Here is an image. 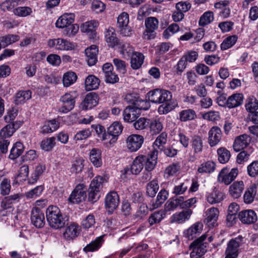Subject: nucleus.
Listing matches in <instances>:
<instances>
[{
  "label": "nucleus",
  "instance_id": "obj_1",
  "mask_svg": "<svg viewBox=\"0 0 258 258\" xmlns=\"http://www.w3.org/2000/svg\"><path fill=\"white\" fill-rule=\"evenodd\" d=\"M47 221L52 228L58 229L63 227L67 221L62 215L60 209L56 206H50L46 211Z\"/></svg>",
  "mask_w": 258,
  "mask_h": 258
},
{
  "label": "nucleus",
  "instance_id": "obj_2",
  "mask_svg": "<svg viewBox=\"0 0 258 258\" xmlns=\"http://www.w3.org/2000/svg\"><path fill=\"white\" fill-rule=\"evenodd\" d=\"M171 93L166 90L160 89L158 104H162L158 109L160 114H165L173 110L177 104L172 99Z\"/></svg>",
  "mask_w": 258,
  "mask_h": 258
},
{
  "label": "nucleus",
  "instance_id": "obj_3",
  "mask_svg": "<svg viewBox=\"0 0 258 258\" xmlns=\"http://www.w3.org/2000/svg\"><path fill=\"white\" fill-rule=\"evenodd\" d=\"M20 124L17 122H11L4 127L0 131V150L3 153L8 151L10 142L6 138L11 137Z\"/></svg>",
  "mask_w": 258,
  "mask_h": 258
},
{
  "label": "nucleus",
  "instance_id": "obj_4",
  "mask_svg": "<svg viewBox=\"0 0 258 258\" xmlns=\"http://www.w3.org/2000/svg\"><path fill=\"white\" fill-rule=\"evenodd\" d=\"M206 238V235H203L190 244L189 248L192 249L190 258H200L206 252L207 243L204 242Z\"/></svg>",
  "mask_w": 258,
  "mask_h": 258
},
{
  "label": "nucleus",
  "instance_id": "obj_5",
  "mask_svg": "<svg viewBox=\"0 0 258 258\" xmlns=\"http://www.w3.org/2000/svg\"><path fill=\"white\" fill-rule=\"evenodd\" d=\"M122 125L118 121L114 122L108 128L106 137L108 142H105L106 147L110 148L113 146L116 142L118 136L122 132Z\"/></svg>",
  "mask_w": 258,
  "mask_h": 258
},
{
  "label": "nucleus",
  "instance_id": "obj_6",
  "mask_svg": "<svg viewBox=\"0 0 258 258\" xmlns=\"http://www.w3.org/2000/svg\"><path fill=\"white\" fill-rule=\"evenodd\" d=\"M145 24L146 30L143 33V38L147 40L154 39L156 35L155 30L158 27V19L153 17H148L145 19Z\"/></svg>",
  "mask_w": 258,
  "mask_h": 258
},
{
  "label": "nucleus",
  "instance_id": "obj_7",
  "mask_svg": "<svg viewBox=\"0 0 258 258\" xmlns=\"http://www.w3.org/2000/svg\"><path fill=\"white\" fill-rule=\"evenodd\" d=\"M238 174V169L232 168L231 170L227 167L223 168L219 172L218 176V181L219 182L229 185L233 181Z\"/></svg>",
  "mask_w": 258,
  "mask_h": 258
},
{
  "label": "nucleus",
  "instance_id": "obj_8",
  "mask_svg": "<svg viewBox=\"0 0 258 258\" xmlns=\"http://www.w3.org/2000/svg\"><path fill=\"white\" fill-rule=\"evenodd\" d=\"M75 92L66 93L60 99L62 105L59 108V111L62 113H67L72 110L75 107Z\"/></svg>",
  "mask_w": 258,
  "mask_h": 258
},
{
  "label": "nucleus",
  "instance_id": "obj_9",
  "mask_svg": "<svg viewBox=\"0 0 258 258\" xmlns=\"http://www.w3.org/2000/svg\"><path fill=\"white\" fill-rule=\"evenodd\" d=\"M242 237H238L232 239L227 243V246L225 253V258H237L238 255V248L240 243L242 241Z\"/></svg>",
  "mask_w": 258,
  "mask_h": 258
},
{
  "label": "nucleus",
  "instance_id": "obj_10",
  "mask_svg": "<svg viewBox=\"0 0 258 258\" xmlns=\"http://www.w3.org/2000/svg\"><path fill=\"white\" fill-rule=\"evenodd\" d=\"M87 188L84 184H79L72 192L69 200L73 203H79L86 198Z\"/></svg>",
  "mask_w": 258,
  "mask_h": 258
},
{
  "label": "nucleus",
  "instance_id": "obj_11",
  "mask_svg": "<svg viewBox=\"0 0 258 258\" xmlns=\"http://www.w3.org/2000/svg\"><path fill=\"white\" fill-rule=\"evenodd\" d=\"M129 22L128 15L125 12L122 13L117 18V25L121 34L128 36L131 34V29L128 26Z\"/></svg>",
  "mask_w": 258,
  "mask_h": 258
},
{
  "label": "nucleus",
  "instance_id": "obj_12",
  "mask_svg": "<svg viewBox=\"0 0 258 258\" xmlns=\"http://www.w3.org/2000/svg\"><path fill=\"white\" fill-rule=\"evenodd\" d=\"M144 142V138L142 136L133 134L129 136L126 139V145L131 152H135L138 150Z\"/></svg>",
  "mask_w": 258,
  "mask_h": 258
},
{
  "label": "nucleus",
  "instance_id": "obj_13",
  "mask_svg": "<svg viewBox=\"0 0 258 258\" xmlns=\"http://www.w3.org/2000/svg\"><path fill=\"white\" fill-rule=\"evenodd\" d=\"M48 45L59 50H69L74 48L72 43L62 38L50 39L48 41Z\"/></svg>",
  "mask_w": 258,
  "mask_h": 258
},
{
  "label": "nucleus",
  "instance_id": "obj_14",
  "mask_svg": "<svg viewBox=\"0 0 258 258\" xmlns=\"http://www.w3.org/2000/svg\"><path fill=\"white\" fill-rule=\"evenodd\" d=\"M222 138V132L220 127L213 126L208 132V143L211 147L216 146Z\"/></svg>",
  "mask_w": 258,
  "mask_h": 258
},
{
  "label": "nucleus",
  "instance_id": "obj_15",
  "mask_svg": "<svg viewBox=\"0 0 258 258\" xmlns=\"http://www.w3.org/2000/svg\"><path fill=\"white\" fill-rule=\"evenodd\" d=\"M31 220L36 228H42L45 224L44 214L39 208H34L31 211Z\"/></svg>",
  "mask_w": 258,
  "mask_h": 258
},
{
  "label": "nucleus",
  "instance_id": "obj_16",
  "mask_svg": "<svg viewBox=\"0 0 258 258\" xmlns=\"http://www.w3.org/2000/svg\"><path fill=\"white\" fill-rule=\"evenodd\" d=\"M119 197L116 191H111L106 197L105 206L109 212H112L118 206Z\"/></svg>",
  "mask_w": 258,
  "mask_h": 258
},
{
  "label": "nucleus",
  "instance_id": "obj_17",
  "mask_svg": "<svg viewBox=\"0 0 258 258\" xmlns=\"http://www.w3.org/2000/svg\"><path fill=\"white\" fill-rule=\"evenodd\" d=\"M139 108L138 106H128L123 111V119L125 122H132L135 121L139 114Z\"/></svg>",
  "mask_w": 258,
  "mask_h": 258
},
{
  "label": "nucleus",
  "instance_id": "obj_18",
  "mask_svg": "<svg viewBox=\"0 0 258 258\" xmlns=\"http://www.w3.org/2000/svg\"><path fill=\"white\" fill-rule=\"evenodd\" d=\"M238 217L242 223L247 224L254 223L257 219L256 213L252 210H245L240 212Z\"/></svg>",
  "mask_w": 258,
  "mask_h": 258
},
{
  "label": "nucleus",
  "instance_id": "obj_19",
  "mask_svg": "<svg viewBox=\"0 0 258 258\" xmlns=\"http://www.w3.org/2000/svg\"><path fill=\"white\" fill-rule=\"evenodd\" d=\"M98 102V96L95 93H89L86 95L81 104L82 109L87 110L95 106Z\"/></svg>",
  "mask_w": 258,
  "mask_h": 258
},
{
  "label": "nucleus",
  "instance_id": "obj_20",
  "mask_svg": "<svg viewBox=\"0 0 258 258\" xmlns=\"http://www.w3.org/2000/svg\"><path fill=\"white\" fill-rule=\"evenodd\" d=\"M250 138L247 135H240L235 139L233 145V149L236 152H239L246 148L250 143Z\"/></svg>",
  "mask_w": 258,
  "mask_h": 258
},
{
  "label": "nucleus",
  "instance_id": "obj_21",
  "mask_svg": "<svg viewBox=\"0 0 258 258\" xmlns=\"http://www.w3.org/2000/svg\"><path fill=\"white\" fill-rule=\"evenodd\" d=\"M192 213V211L190 209L176 213L171 216V222L178 224L183 223L190 218Z\"/></svg>",
  "mask_w": 258,
  "mask_h": 258
},
{
  "label": "nucleus",
  "instance_id": "obj_22",
  "mask_svg": "<svg viewBox=\"0 0 258 258\" xmlns=\"http://www.w3.org/2000/svg\"><path fill=\"white\" fill-rule=\"evenodd\" d=\"M158 151L154 150L148 156H144V165L145 169L148 171L153 170L157 163Z\"/></svg>",
  "mask_w": 258,
  "mask_h": 258
},
{
  "label": "nucleus",
  "instance_id": "obj_23",
  "mask_svg": "<svg viewBox=\"0 0 258 258\" xmlns=\"http://www.w3.org/2000/svg\"><path fill=\"white\" fill-rule=\"evenodd\" d=\"M75 15L73 13L64 14L59 17L55 23L56 27L64 28L74 23Z\"/></svg>",
  "mask_w": 258,
  "mask_h": 258
},
{
  "label": "nucleus",
  "instance_id": "obj_24",
  "mask_svg": "<svg viewBox=\"0 0 258 258\" xmlns=\"http://www.w3.org/2000/svg\"><path fill=\"white\" fill-rule=\"evenodd\" d=\"M243 96L241 93H235L229 96L226 101V105L229 108L240 106L243 103Z\"/></svg>",
  "mask_w": 258,
  "mask_h": 258
},
{
  "label": "nucleus",
  "instance_id": "obj_25",
  "mask_svg": "<svg viewBox=\"0 0 258 258\" xmlns=\"http://www.w3.org/2000/svg\"><path fill=\"white\" fill-rule=\"evenodd\" d=\"M203 228V225L202 223L197 222L186 230L184 232L185 235L188 239L192 240L201 233Z\"/></svg>",
  "mask_w": 258,
  "mask_h": 258
},
{
  "label": "nucleus",
  "instance_id": "obj_26",
  "mask_svg": "<svg viewBox=\"0 0 258 258\" xmlns=\"http://www.w3.org/2000/svg\"><path fill=\"white\" fill-rule=\"evenodd\" d=\"M98 48L95 45H92L90 47L86 49L85 54L89 66H93L97 62V54L98 53Z\"/></svg>",
  "mask_w": 258,
  "mask_h": 258
},
{
  "label": "nucleus",
  "instance_id": "obj_27",
  "mask_svg": "<svg viewBox=\"0 0 258 258\" xmlns=\"http://www.w3.org/2000/svg\"><path fill=\"white\" fill-rule=\"evenodd\" d=\"M218 215L219 211L217 208H210L207 212V217L205 219L204 222L209 227H213L217 221Z\"/></svg>",
  "mask_w": 258,
  "mask_h": 258
},
{
  "label": "nucleus",
  "instance_id": "obj_28",
  "mask_svg": "<svg viewBox=\"0 0 258 258\" xmlns=\"http://www.w3.org/2000/svg\"><path fill=\"white\" fill-rule=\"evenodd\" d=\"M105 38L108 45L113 47L117 45L118 39L116 37L115 30L112 27H109L105 32Z\"/></svg>",
  "mask_w": 258,
  "mask_h": 258
},
{
  "label": "nucleus",
  "instance_id": "obj_29",
  "mask_svg": "<svg viewBox=\"0 0 258 258\" xmlns=\"http://www.w3.org/2000/svg\"><path fill=\"white\" fill-rule=\"evenodd\" d=\"M244 183L242 181H235L229 187V194L233 198L240 197L244 189Z\"/></svg>",
  "mask_w": 258,
  "mask_h": 258
},
{
  "label": "nucleus",
  "instance_id": "obj_30",
  "mask_svg": "<svg viewBox=\"0 0 258 258\" xmlns=\"http://www.w3.org/2000/svg\"><path fill=\"white\" fill-rule=\"evenodd\" d=\"M59 123L55 119L46 121L41 126L40 132L43 134L51 133L58 129Z\"/></svg>",
  "mask_w": 258,
  "mask_h": 258
},
{
  "label": "nucleus",
  "instance_id": "obj_31",
  "mask_svg": "<svg viewBox=\"0 0 258 258\" xmlns=\"http://www.w3.org/2000/svg\"><path fill=\"white\" fill-rule=\"evenodd\" d=\"M80 233L79 226L73 223L67 227L63 236L67 240H71L78 236Z\"/></svg>",
  "mask_w": 258,
  "mask_h": 258
},
{
  "label": "nucleus",
  "instance_id": "obj_32",
  "mask_svg": "<svg viewBox=\"0 0 258 258\" xmlns=\"http://www.w3.org/2000/svg\"><path fill=\"white\" fill-rule=\"evenodd\" d=\"M144 156H137L131 165L130 171L133 174L137 175L142 170L144 167Z\"/></svg>",
  "mask_w": 258,
  "mask_h": 258
},
{
  "label": "nucleus",
  "instance_id": "obj_33",
  "mask_svg": "<svg viewBox=\"0 0 258 258\" xmlns=\"http://www.w3.org/2000/svg\"><path fill=\"white\" fill-rule=\"evenodd\" d=\"M22 195L20 194H16L5 197L2 201V206L4 209H9L12 205L19 202Z\"/></svg>",
  "mask_w": 258,
  "mask_h": 258
},
{
  "label": "nucleus",
  "instance_id": "obj_34",
  "mask_svg": "<svg viewBox=\"0 0 258 258\" xmlns=\"http://www.w3.org/2000/svg\"><path fill=\"white\" fill-rule=\"evenodd\" d=\"M257 191V186L255 184H251L245 190L243 196V201L246 204L251 203L254 199Z\"/></svg>",
  "mask_w": 258,
  "mask_h": 258
},
{
  "label": "nucleus",
  "instance_id": "obj_35",
  "mask_svg": "<svg viewBox=\"0 0 258 258\" xmlns=\"http://www.w3.org/2000/svg\"><path fill=\"white\" fill-rule=\"evenodd\" d=\"M144 56L140 52H134L131 56V67L134 70L139 69L143 63Z\"/></svg>",
  "mask_w": 258,
  "mask_h": 258
},
{
  "label": "nucleus",
  "instance_id": "obj_36",
  "mask_svg": "<svg viewBox=\"0 0 258 258\" xmlns=\"http://www.w3.org/2000/svg\"><path fill=\"white\" fill-rule=\"evenodd\" d=\"M90 160L95 166L100 167L102 163L101 150L96 148L92 149L90 152Z\"/></svg>",
  "mask_w": 258,
  "mask_h": 258
},
{
  "label": "nucleus",
  "instance_id": "obj_37",
  "mask_svg": "<svg viewBox=\"0 0 258 258\" xmlns=\"http://www.w3.org/2000/svg\"><path fill=\"white\" fill-rule=\"evenodd\" d=\"M99 84V79L96 77L94 75H89L85 80V88L87 91H90L97 89Z\"/></svg>",
  "mask_w": 258,
  "mask_h": 258
},
{
  "label": "nucleus",
  "instance_id": "obj_38",
  "mask_svg": "<svg viewBox=\"0 0 258 258\" xmlns=\"http://www.w3.org/2000/svg\"><path fill=\"white\" fill-rule=\"evenodd\" d=\"M99 26V22L96 20L87 21L81 25V30L82 32L89 33H94Z\"/></svg>",
  "mask_w": 258,
  "mask_h": 258
},
{
  "label": "nucleus",
  "instance_id": "obj_39",
  "mask_svg": "<svg viewBox=\"0 0 258 258\" xmlns=\"http://www.w3.org/2000/svg\"><path fill=\"white\" fill-rule=\"evenodd\" d=\"M216 168V164L212 161H208L201 164L198 168L200 173H210L213 172Z\"/></svg>",
  "mask_w": 258,
  "mask_h": 258
},
{
  "label": "nucleus",
  "instance_id": "obj_40",
  "mask_svg": "<svg viewBox=\"0 0 258 258\" xmlns=\"http://www.w3.org/2000/svg\"><path fill=\"white\" fill-rule=\"evenodd\" d=\"M31 97V92L29 90L20 91L15 95V102L16 104H20L25 103Z\"/></svg>",
  "mask_w": 258,
  "mask_h": 258
},
{
  "label": "nucleus",
  "instance_id": "obj_41",
  "mask_svg": "<svg viewBox=\"0 0 258 258\" xmlns=\"http://www.w3.org/2000/svg\"><path fill=\"white\" fill-rule=\"evenodd\" d=\"M191 146L194 153L198 154L203 151V143L202 137L199 136H194L191 139Z\"/></svg>",
  "mask_w": 258,
  "mask_h": 258
},
{
  "label": "nucleus",
  "instance_id": "obj_42",
  "mask_svg": "<svg viewBox=\"0 0 258 258\" xmlns=\"http://www.w3.org/2000/svg\"><path fill=\"white\" fill-rule=\"evenodd\" d=\"M217 152L218 155V160L221 163L225 164L229 161L231 154L226 148L221 147L217 150Z\"/></svg>",
  "mask_w": 258,
  "mask_h": 258
},
{
  "label": "nucleus",
  "instance_id": "obj_43",
  "mask_svg": "<svg viewBox=\"0 0 258 258\" xmlns=\"http://www.w3.org/2000/svg\"><path fill=\"white\" fill-rule=\"evenodd\" d=\"M24 151V147L21 142H16L11 150L9 157L11 159H15L20 156Z\"/></svg>",
  "mask_w": 258,
  "mask_h": 258
},
{
  "label": "nucleus",
  "instance_id": "obj_44",
  "mask_svg": "<svg viewBox=\"0 0 258 258\" xmlns=\"http://www.w3.org/2000/svg\"><path fill=\"white\" fill-rule=\"evenodd\" d=\"M168 195V192L165 189H162L158 193L156 201L153 202L152 205V209L159 207L167 199Z\"/></svg>",
  "mask_w": 258,
  "mask_h": 258
},
{
  "label": "nucleus",
  "instance_id": "obj_45",
  "mask_svg": "<svg viewBox=\"0 0 258 258\" xmlns=\"http://www.w3.org/2000/svg\"><path fill=\"white\" fill-rule=\"evenodd\" d=\"M77 79V76L73 72H68L63 75V84L65 87H69L74 84Z\"/></svg>",
  "mask_w": 258,
  "mask_h": 258
},
{
  "label": "nucleus",
  "instance_id": "obj_46",
  "mask_svg": "<svg viewBox=\"0 0 258 258\" xmlns=\"http://www.w3.org/2000/svg\"><path fill=\"white\" fill-rule=\"evenodd\" d=\"M245 106L249 112H255L258 109V101L254 96H249L246 99Z\"/></svg>",
  "mask_w": 258,
  "mask_h": 258
},
{
  "label": "nucleus",
  "instance_id": "obj_47",
  "mask_svg": "<svg viewBox=\"0 0 258 258\" xmlns=\"http://www.w3.org/2000/svg\"><path fill=\"white\" fill-rule=\"evenodd\" d=\"M150 132L152 135L159 134L163 129V124L159 119H154L149 121Z\"/></svg>",
  "mask_w": 258,
  "mask_h": 258
},
{
  "label": "nucleus",
  "instance_id": "obj_48",
  "mask_svg": "<svg viewBox=\"0 0 258 258\" xmlns=\"http://www.w3.org/2000/svg\"><path fill=\"white\" fill-rule=\"evenodd\" d=\"M159 189V185L157 180H153L148 183L146 186V194L150 197L155 196Z\"/></svg>",
  "mask_w": 258,
  "mask_h": 258
},
{
  "label": "nucleus",
  "instance_id": "obj_49",
  "mask_svg": "<svg viewBox=\"0 0 258 258\" xmlns=\"http://www.w3.org/2000/svg\"><path fill=\"white\" fill-rule=\"evenodd\" d=\"M55 145V138L50 137L42 140L40 144L41 149L45 151H50Z\"/></svg>",
  "mask_w": 258,
  "mask_h": 258
},
{
  "label": "nucleus",
  "instance_id": "obj_50",
  "mask_svg": "<svg viewBox=\"0 0 258 258\" xmlns=\"http://www.w3.org/2000/svg\"><path fill=\"white\" fill-rule=\"evenodd\" d=\"M45 170V166L42 165H38L35 168L34 172L32 174L31 177L29 179L28 182L33 184L37 181L39 176Z\"/></svg>",
  "mask_w": 258,
  "mask_h": 258
},
{
  "label": "nucleus",
  "instance_id": "obj_51",
  "mask_svg": "<svg viewBox=\"0 0 258 258\" xmlns=\"http://www.w3.org/2000/svg\"><path fill=\"white\" fill-rule=\"evenodd\" d=\"M237 40L236 35H232L226 38L221 44V49L222 50H226L233 46Z\"/></svg>",
  "mask_w": 258,
  "mask_h": 258
},
{
  "label": "nucleus",
  "instance_id": "obj_52",
  "mask_svg": "<svg viewBox=\"0 0 258 258\" xmlns=\"http://www.w3.org/2000/svg\"><path fill=\"white\" fill-rule=\"evenodd\" d=\"M102 238L101 237H97L95 240L92 241L84 248L86 252L93 251L99 249L102 244Z\"/></svg>",
  "mask_w": 258,
  "mask_h": 258
},
{
  "label": "nucleus",
  "instance_id": "obj_53",
  "mask_svg": "<svg viewBox=\"0 0 258 258\" xmlns=\"http://www.w3.org/2000/svg\"><path fill=\"white\" fill-rule=\"evenodd\" d=\"M179 115L180 119L182 121L192 120L197 116L195 111L192 109L182 110Z\"/></svg>",
  "mask_w": 258,
  "mask_h": 258
},
{
  "label": "nucleus",
  "instance_id": "obj_54",
  "mask_svg": "<svg viewBox=\"0 0 258 258\" xmlns=\"http://www.w3.org/2000/svg\"><path fill=\"white\" fill-rule=\"evenodd\" d=\"M165 215V212L163 211H157L151 214L149 218L150 225L160 222L164 217Z\"/></svg>",
  "mask_w": 258,
  "mask_h": 258
},
{
  "label": "nucleus",
  "instance_id": "obj_55",
  "mask_svg": "<svg viewBox=\"0 0 258 258\" xmlns=\"http://www.w3.org/2000/svg\"><path fill=\"white\" fill-rule=\"evenodd\" d=\"M214 20L213 13L210 11L205 12L200 18L199 25L205 26Z\"/></svg>",
  "mask_w": 258,
  "mask_h": 258
},
{
  "label": "nucleus",
  "instance_id": "obj_56",
  "mask_svg": "<svg viewBox=\"0 0 258 258\" xmlns=\"http://www.w3.org/2000/svg\"><path fill=\"white\" fill-rule=\"evenodd\" d=\"M223 197L222 192L215 190L207 197V201L211 204L219 203L223 200Z\"/></svg>",
  "mask_w": 258,
  "mask_h": 258
},
{
  "label": "nucleus",
  "instance_id": "obj_57",
  "mask_svg": "<svg viewBox=\"0 0 258 258\" xmlns=\"http://www.w3.org/2000/svg\"><path fill=\"white\" fill-rule=\"evenodd\" d=\"M19 36L16 35H9L6 36L0 37V42L5 47L8 45L18 41Z\"/></svg>",
  "mask_w": 258,
  "mask_h": 258
},
{
  "label": "nucleus",
  "instance_id": "obj_58",
  "mask_svg": "<svg viewBox=\"0 0 258 258\" xmlns=\"http://www.w3.org/2000/svg\"><path fill=\"white\" fill-rule=\"evenodd\" d=\"M179 201H180L179 198L170 199L166 202L164 206L165 211L168 212L176 209L178 206H179L180 203ZM180 201H181L180 200Z\"/></svg>",
  "mask_w": 258,
  "mask_h": 258
},
{
  "label": "nucleus",
  "instance_id": "obj_59",
  "mask_svg": "<svg viewBox=\"0 0 258 258\" xmlns=\"http://www.w3.org/2000/svg\"><path fill=\"white\" fill-rule=\"evenodd\" d=\"M91 135V132L89 129L85 128L81 131H79L74 137V140L76 142L87 139Z\"/></svg>",
  "mask_w": 258,
  "mask_h": 258
},
{
  "label": "nucleus",
  "instance_id": "obj_60",
  "mask_svg": "<svg viewBox=\"0 0 258 258\" xmlns=\"http://www.w3.org/2000/svg\"><path fill=\"white\" fill-rule=\"evenodd\" d=\"M104 178L103 177L100 176H96L91 181L90 184L89 188L93 190L100 191V189L102 186V183L103 182Z\"/></svg>",
  "mask_w": 258,
  "mask_h": 258
},
{
  "label": "nucleus",
  "instance_id": "obj_61",
  "mask_svg": "<svg viewBox=\"0 0 258 258\" xmlns=\"http://www.w3.org/2000/svg\"><path fill=\"white\" fill-rule=\"evenodd\" d=\"M79 29V27L78 24L72 23L65 28L63 34L69 37H73L78 33Z\"/></svg>",
  "mask_w": 258,
  "mask_h": 258
},
{
  "label": "nucleus",
  "instance_id": "obj_62",
  "mask_svg": "<svg viewBox=\"0 0 258 258\" xmlns=\"http://www.w3.org/2000/svg\"><path fill=\"white\" fill-rule=\"evenodd\" d=\"M44 189V187L42 185L37 186L34 189H32L26 192L25 195L27 198L32 199L36 198L40 196Z\"/></svg>",
  "mask_w": 258,
  "mask_h": 258
},
{
  "label": "nucleus",
  "instance_id": "obj_63",
  "mask_svg": "<svg viewBox=\"0 0 258 258\" xmlns=\"http://www.w3.org/2000/svg\"><path fill=\"white\" fill-rule=\"evenodd\" d=\"M84 167L83 160L81 159L76 160L72 164L71 171L76 174L81 172Z\"/></svg>",
  "mask_w": 258,
  "mask_h": 258
},
{
  "label": "nucleus",
  "instance_id": "obj_64",
  "mask_svg": "<svg viewBox=\"0 0 258 258\" xmlns=\"http://www.w3.org/2000/svg\"><path fill=\"white\" fill-rule=\"evenodd\" d=\"M248 174L251 177H255L258 175V161H254L247 167Z\"/></svg>",
  "mask_w": 258,
  "mask_h": 258
}]
</instances>
